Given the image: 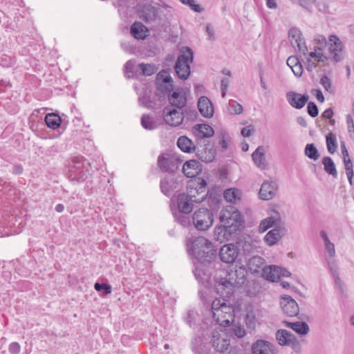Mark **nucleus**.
<instances>
[{"instance_id": "1", "label": "nucleus", "mask_w": 354, "mask_h": 354, "mask_svg": "<svg viewBox=\"0 0 354 354\" xmlns=\"http://www.w3.org/2000/svg\"><path fill=\"white\" fill-rule=\"evenodd\" d=\"M236 271H226L216 280L215 288L222 299H216L212 303V313L214 320L220 326H227L234 318L233 306L225 299L231 297L237 282Z\"/></svg>"}, {"instance_id": "2", "label": "nucleus", "mask_w": 354, "mask_h": 354, "mask_svg": "<svg viewBox=\"0 0 354 354\" xmlns=\"http://www.w3.org/2000/svg\"><path fill=\"white\" fill-rule=\"evenodd\" d=\"M187 250L192 257L201 262H210L216 255L212 243L203 236L189 239Z\"/></svg>"}, {"instance_id": "3", "label": "nucleus", "mask_w": 354, "mask_h": 354, "mask_svg": "<svg viewBox=\"0 0 354 354\" xmlns=\"http://www.w3.org/2000/svg\"><path fill=\"white\" fill-rule=\"evenodd\" d=\"M181 53L176 62L175 71L180 79L185 80L189 76V64L193 62L194 55L192 49L189 47H183Z\"/></svg>"}, {"instance_id": "4", "label": "nucleus", "mask_w": 354, "mask_h": 354, "mask_svg": "<svg viewBox=\"0 0 354 354\" xmlns=\"http://www.w3.org/2000/svg\"><path fill=\"white\" fill-rule=\"evenodd\" d=\"M88 174V163L82 158H75L69 164L68 178L71 181L83 182Z\"/></svg>"}, {"instance_id": "5", "label": "nucleus", "mask_w": 354, "mask_h": 354, "mask_svg": "<svg viewBox=\"0 0 354 354\" xmlns=\"http://www.w3.org/2000/svg\"><path fill=\"white\" fill-rule=\"evenodd\" d=\"M220 221L233 230L236 231L237 229L243 223V218L241 212L234 206H227L221 212Z\"/></svg>"}, {"instance_id": "6", "label": "nucleus", "mask_w": 354, "mask_h": 354, "mask_svg": "<svg viewBox=\"0 0 354 354\" xmlns=\"http://www.w3.org/2000/svg\"><path fill=\"white\" fill-rule=\"evenodd\" d=\"M206 185L207 183L204 179L198 178L192 180L189 182L186 195L189 196L196 203H201L207 196Z\"/></svg>"}, {"instance_id": "7", "label": "nucleus", "mask_w": 354, "mask_h": 354, "mask_svg": "<svg viewBox=\"0 0 354 354\" xmlns=\"http://www.w3.org/2000/svg\"><path fill=\"white\" fill-rule=\"evenodd\" d=\"M213 221V213L207 208L198 209L192 216L193 224L198 230H207L212 225Z\"/></svg>"}, {"instance_id": "8", "label": "nucleus", "mask_w": 354, "mask_h": 354, "mask_svg": "<svg viewBox=\"0 0 354 354\" xmlns=\"http://www.w3.org/2000/svg\"><path fill=\"white\" fill-rule=\"evenodd\" d=\"M288 39L291 46L301 55H308V48L301 31L297 28L288 30Z\"/></svg>"}, {"instance_id": "9", "label": "nucleus", "mask_w": 354, "mask_h": 354, "mask_svg": "<svg viewBox=\"0 0 354 354\" xmlns=\"http://www.w3.org/2000/svg\"><path fill=\"white\" fill-rule=\"evenodd\" d=\"M210 338V342L216 351L224 353L228 349L230 339L224 331L215 330L212 333Z\"/></svg>"}, {"instance_id": "10", "label": "nucleus", "mask_w": 354, "mask_h": 354, "mask_svg": "<svg viewBox=\"0 0 354 354\" xmlns=\"http://www.w3.org/2000/svg\"><path fill=\"white\" fill-rule=\"evenodd\" d=\"M162 118L165 122L171 127H178L184 119L183 112L169 106L164 108Z\"/></svg>"}, {"instance_id": "11", "label": "nucleus", "mask_w": 354, "mask_h": 354, "mask_svg": "<svg viewBox=\"0 0 354 354\" xmlns=\"http://www.w3.org/2000/svg\"><path fill=\"white\" fill-rule=\"evenodd\" d=\"M328 52L335 62H339L343 59L344 45L342 41L335 35L328 37Z\"/></svg>"}, {"instance_id": "12", "label": "nucleus", "mask_w": 354, "mask_h": 354, "mask_svg": "<svg viewBox=\"0 0 354 354\" xmlns=\"http://www.w3.org/2000/svg\"><path fill=\"white\" fill-rule=\"evenodd\" d=\"M261 276L266 280L274 282L279 280L281 277H290V272L277 266H268L262 268Z\"/></svg>"}, {"instance_id": "13", "label": "nucleus", "mask_w": 354, "mask_h": 354, "mask_svg": "<svg viewBox=\"0 0 354 354\" xmlns=\"http://www.w3.org/2000/svg\"><path fill=\"white\" fill-rule=\"evenodd\" d=\"M252 354H277V346L265 339H257L251 346Z\"/></svg>"}, {"instance_id": "14", "label": "nucleus", "mask_w": 354, "mask_h": 354, "mask_svg": "<svg viewBox=\"0 0 354 354\" xmlns=\"http://www.w3.org/2000/svg\"><path fill=\"white\" fill-rule=\"evenodd\" d=\"M275 337L280 346H290L293 349H297L299 346L297 338L286 330H278L276 332Z\"/></svg>"}, {"instance_id": "15", "label": "nucleus", "mask_w": 354, "mask_h": 354, "mask_svg": "<svg viewBox=\"0 0 354 354\" xmlns=\"http://www.w3.org/2000/svg\"><path fill=\"white\" fill-rule=\"evenodd\" d=\"M238 254V248L232 243L224 245L219 252L221 260L226 263L234 262Z\"/></svg>"}, {"instance_id": "16", "label": "nucleus", "mask_w": 354, "mask_h": 354, "mask_svg": "<svg viewBox=\"0 0 354 354\" xmlns=\"http://www.w3.org/2000/svg\"><path fill=\"white\" fill-rule=\"evenodd\" d=\"M303 56L306 60V69L309 72L313 71L317 66V64L325 62L328 59L323 53H319L315 51L308 52V55Z\"/></svg>"}, {"instance_id": "17", "label": "nucleus", "mask_w": 354, "mask_h": 354, "mask_svg": "<svg viewBox=\"0 0 354 354\" xmlns=\"http://www.w3.org/2000/svg\"><path fill=\"white\" fill-rule=\"evenodd\" d=\"M158 163L164 171H173L177 168V159L170 153H163L158 157Z\"/></svg>"}, {"instance_id": "18", "label": "nucleus", "mask_w": 354, "mask_h": 354, "mask_svg": "<svg viewBox=\"0 0 354 354\" xmlns=\"http://www.w3.org/2000/svg\"><path fill=\"white\" fill-rule=\"evenodd\" d=\"M283 313L289 317H295L299 314V308L297 303L290 297H283L280 302Z\"/></svg>"}, {"instance_id": "19", "label": "nucleus", "mask_w": 354, "mask_h": 354, "mask_svg": "<svg viewBox=\"0 0 354 354\" xmlns=\"http://www.w3.org/2000/svg\"><path fill=\"white\" fill-rule=\"evenodd\" d=\"M309 98L308 95H301L299 93L289 91L286 93V99L288 103L297 109L303 108Z\"/></svg>"}, {"instance_id": "20", "label": "nucleus", "mask_w": 354, "mask_h": 354, "mask_svg": "<svg viewBox=\"0 0 354 354\" xmlns=\"http://www.w3.org/2000/svg\"><path fill=\"white\" fill-rule=\"evenodd\" d=\"M277 186L276 183L265 181L259 190V197L262 200H270L276 195Z\"/></svg>"}, {"instance_id": "21", "label": "nucleus", "mask_w": 354, "mask_h": 354, "mask_svg": "<svg viewBox=\"0 0 354 354\" xmlns=\"http://www.w3.org/2000/svg\"><path fill=\"white\" fill-rule=\"evenodd\" d=\"M281 221V216L279 213L274 210H272L270 216L263 219L259 225V232L263 233L270 227L277 225Z\"/></svg>"}, {"instance_id": "22", "label": "nucleus", "mask_w": 354, "mask_h": 354, "mask_svg": "<svg viewBox=\"0 0 354 354\" xmlns=\"http://www.w3.org/2000/svg\"><path fill=\"white\" fill-rule=\"evenodd\" d=\"M194 203H196L195 201L185 193L180 194L178 196L177 206L181 213L189 214L194 208Z\"/></svg>"}, {"instance_id": "23", "label": "nucleus", "mask_w": 354, "mask_h": 354, "mask_svg": "<svg viewBox=\"0 0 354 354\" xmlns=\"http://www.w3.org/2000/svg\"><path fill=\"white\" fill-rule=\"evenodd\" d=\"M202 170L201 163L196 160L187 161L183 167V173L188 178H194L198 176Z\"/></svg>"}, {"instance_id": "24", "label": "nucleus", "mask_w": 354, "mask_h": 354, "mask_svg": "<svg viewBox=\"0 0 354 354\" xmlns=\"http://www.w3.org/2000/svg\"><path fill=\"white\" fill-rule=\"evenodd\" d=\"M198 109L201 114L207 118L214 115V107L212 102L205 96H202L198 101Z\"/></svg>"}, {"instance_id": "25", "label": "nucleus", "mask_w": 354, "mask_h": 354, "mask_svg": "<svg viewBox=\"0 0 354 354\" xmlns=\"http://www.w3.org/2000/svg\"><path fill=\"white\" fill-rule=\"evenodd\" d=\"M235 231L228 226L223 224L222 225L216 226L214 232V239L220 243L227 241L230 239L232 233Z\"/></svg>"}, {"instance_id": "26", "label": "nucleus", "mask_w": 354, "mask_h": 354, "mask_svg": "<svg viewBox=\"0 0 354 354\" xmlns=\"http://www.w3.org/2000/svg\"><path fill=\"white\" fill-rule=\"evenodd\" d=\"M169 102L171 107H176L179 110L185 106L187 104V98L185 93L182 92L174 91L169 97Z\"/></svg>"}, {"instance_id": "27", "label": "nucleus", "mask_w": 354, "mask_h": 354, "mask_svg": "<svg viewBox=\"0 0 354 354\" xmlns=\"http://www.w3.org/2000/svg\"><path fill=\"white\" fill-rule=\"evenodd\" d=\"M131 35L137 39H145L147 37L148 28L141 22H135L131 26Z\"/></svg>"}, {"instance_id": "28", "label": "nucleus", "mask_w": 354, "mask_h": 354, "mask_svg": "<svg viewBox=\"0 0 354 354\" xmlns=\"http://www.w3.org/2000/svg\"><path fill=\"white\" fill-rule=\"evenodd\" d=\"M282 324L284 326L290 328L301 335H306L309 332L308 325L304 322H290L283 321Z\"/></svg>"}, {"instance_id": "29", "label": "nucleus", "mask_w": 354, "mask_h": 354, "mask_svg": "<svg viewBox=\"0 0 354 354\" xmlns=\"http://www.w3.org/2000/svg\"><path fill=\"white\" fill-rule=\"evenodd\" d=\"M252 157L254 164L259 168L261 169L266 168L267 165L265 159V149L263 146L258 147L253 152Z\"/></svg>"}, {"instance_id": "30", "label": "nucleus", "mask_w": 354, "mask_h": 354, "mask_svg": "<svg viewBox=\"0 0 354 354\" xmlns=\"http://www.w3.org/2000/svg\"><path fill=\"white\" fill-rule=\"evenodd\" d=\"M160 188L162 192L169 196L177 188V182L174 177L171 176H167L161 180Z\"/></svg>"}, {"instance_id": "31", "label": "nucleus", "mask_w": 354, "mask_h": 354, "mask_svg": "<svg viewBox=\"0 0 354 354\" xmlns=\"http://www.w3.org/2000/svg\"><path fill=\"white\" fill-rule=\"evenodd\" d=\"M195 135L200 138H210L214 136L213 128L207 124H198L194 127Z\"/></svg>"}, {"instance_id": "32", "label": "nucleus", "mask_w": 354, "mask_h": 354, "mask_svg": "<svg viewBox=\"0 0 354 354\" xmlns=\"http://www.w3.org/2000/svg\"><path fill=\"white\" fill-rule=\"evenodd\" d=\"M141 124L147 130H153L159 127V120L150 115L144 114L141 118Z\"/></svg>"}, {"instance_id": "33", "label": "nucleus", "mask_w": 354, "mask_h": 354, "mask_svg": "<svg viewBox=\"0 0 354 354\" xmlns=\"http://www.w3.org/2000/svg\"><path fill=\"white\" fill-rule=\"evenodd\" d=\"M264 263L265 261L263 258L259 256L252 257L248 261V269L253 273H257L260 270H262Z\"/></svg>"}, {"instance_id": "34", "label": "nucleus", "mask_w": 354, "mask_h": 354, "mask_svg": "<svg viewBox=\"0 0 354 354\" xmlns=\"http://www.w3.org/2000/svg\"><path fill=\"white\" fill-rule=\"evenodd\" d=\"M125 72L128 77L133 78L135 76L140 75L141 67L140 64H137L136 60H129L125 64Z\"/></svg>"}, {"instance_id": "35", "label": "nucleus", "mask_w": 354, "mask_h": 354, "mask_svg": "<svg viewBox=\"0 0 354 354\" xmlns=\"http://www.w3.org/2000/svg\"><path fill=\"white\" fill-rule=\"evenodd\" d=\"M223 196L227 202L236 203L241 200V192L238 189L230 188L225 190Z\"/></svg>"}, {"instance_id": "36", "label": "nucleus", "mask_w": 354, "mask_h": 354, "mask_svg": "<svg viewBox=\"0 0 354 354\" xmlns=\"http://www.w3.org/2000/svg\"><path fill=\"white\" fill-rule=\"evenodd\" d=\"M178 147L184 152L190 153L195 149L192 141L186 136H180L177 141Z\"/></svg>"}, {"instance_id": "37", "label": "nucleus", "mask_w": 354, "mask_h": 354, "mask_svg": "<svg viewBox=\"0 0 354 354\" xmlns=\"http://www.w3.org/2000/svg\"><path fill=\"white\" fill-rule=\"evenodd\" d=\"M281 239L280 230L274 228L270 230L264 236L265 242L270 246L276 244Z\"/></svg>"}, {"instance_id": "38", "label": "nucleus", "mask_w": 354, "mask_h": 354, "mask_svg": "<svg viewBox=\"0 0 354 354\" xmlns=\"http://www.w3.org/2000/svg\"><path fill=\"white\" fill-rule=\"evenodd\" d=\"M320 237L322 239L324 242V245L326 251L327 252L328 256L330 257H333L335 255V245L333 243L330 242L327 233L322 230L319 233Z\"/></svg>"}, {"instance_id": "39", "label": "nucleus", "mask_w": 354, "mask_h": 354, "mask_svg": "<svg viewBox=\"0 0 354 354\" xmlns=\"http://www.w3.org/2000/svg\"><path fill=\"white\" fill-rule=\"evenodd\" d=\"M45 122L49 128L56 129L60 127L62 119L57 114L48 113L45 117Z\"/></svg>"}, {"instance_id": "40", "label": "nucleus", "mask_w": 354, "mask_h": 354, "mask_svg": "<svg viewBox=\"0 0 354 354\" xmlns=\"http://www.w3.org/2000/svg\"><path fill=\"white\" fill-rule=\"evenodd\" d=\"M322 163L324 167V170L328 174L332 175L335 178H337V172L332 158L328 156L324 157L322 159Z\"/></svg>"}, {"instance_id": "41", "label": "nucleus", "mask_w": 354, "mask_h": 354, "mask_svg": "<svg viewBox=\"0 0 354 354\" xmlns=\"http://www.w3.org/2000/svg\"><path fill=\"white\" fill-rule=\"evenodd\" d=\"M140 67L141 75L150 76L157 71V68L154 64L141 63L140 64Z\"/></svg>"}, {"instance_id": "42", "label": "nucleus", "mask_w": 354, "mask_h": 354, "mask_svg": "<svg viewBox=\"0 0 354 354\" xmlns=\"http://www.w3.org/2000/svg\"><path fill=\"white\" fill-rule=\"evenodd\" d=\"M245 324L248 328L254 329L257 323L256 314L253 310L247 311L245 315Z\"/></svg>"}, {"instance_id": "43", "label": "nucleus", "mask_w": 354, "mask_h": 354, "mask_svg": "<svg viewBox=\"0 0 354 354\" xmlns=\"http://www.w3.org/2000/svg\"><path fill=\"white\" fill-rule=\"evenodd\" d=\"M305 155L309 158L314 160H317L319 157L318 151L313 144L306 145L305 147Z\"/></svg>"}, {"instance_id": "44", "label": "nucleus", "mask_w": 354, "mask_h": 354, "mask_svg": "<svg viewBox=\"0 0 354 354\" xmlns=\"http://www.w3.org/2000/svg\"><path fill=\"white\" fill-rule=\"evenodd\" d=\"M174 217L176 221L183 227H187L191 223L189 214L181 213V212L179 211L175 214Z\"/></svg>"}, {"instance_id": "45", "label": "nucleus", "mask_w": 354, "mask_h": 354, "mask_svg": "<svg viewBox=\"0 0 354 354\" xmlns=\"http://www.w3.org/2000/svg\"><path fill=\"white\" fill-rule=\"evenodd\" d=\"M326 145L329 153H333L336 151L337 140L336 136L333 133H330L326 136Z\"/></svg>"}, {"instance_id": "46", "label": "nucleus", "mask_w": 354, "mask_h": 354, "mask_svg": "<svg viewBox=\"0 0 354 354\" xmlns=\"http://www.w3.org/2000/svg\"><path fill=\"white\" fill-rule=\"evenodd\" d=\"M344 169L346 171V174L347 176L348 180L351 185H353V163L350 158L346 159L344 162Z\"/></svg>"}, {"instance_id": "47", "label": "nucleus", "mask_w": 354, "mask_h": 354, "mask_svg": "<svg viewBox=\"0 0 354 354\" xmlns=\"http://www.w3.org/2000/svg\"><path fill=\"white\" fill-rule=\"evenodd\" d=\"M158 81H162L164 83H166V84H169V86L171 87L172 86V80H171V77L170 76V75L169 74V73L166 71H161L158 74Z\"/></svg>"}, {"instance_id": "48", "label": "nucleus", "mask_w": 354, "mask_h": 354, "mask_svg": "<svg viewBox=\"0 0 354 354\" xmlns=\"http://www.w3.org/2000/svg\"><path fill=\"white\" fill-rule=\"evenodd\" d=\"M183 4L189 6L192 10L196 12H201L202 8L200 5L196 4L194 0H179Z\"/></svg>"}, {"instance_id": "49", "label": "nucleus", "mask_w": 354, "mask_h": 354, "mask_svg": "<svg viewBox=\"0 0 354 354\" xmlns=\"http://www.w3.org/2000/svg\"><path fill=\"white\" fill-rule=\"evenodd\" d=\"M94 288L97 291H104V295H109L111 293L112 288L111 286L106 283H95L94 285Z\"/></svg>"}, {"instance_id": "50", "label": "nucleus", "mask_w": 354, "mask_h": 354, "mask_svg": "<svg viewBox=\"0 0 354 354\" xmlns=\"http://www.w3.org/2000/svg\"><path fill=\"white\" fill-rule=\"evenodd\" d=\"M243 106L237 102H234L229 108V111L231 114H241L243 112Z\"/></svg>"}, {"instance_id": "51", "label": "nucleus", "mask_w": 354, "mask_h": 354, "mask_svg": "<svg viewBox=\"0 0 354 354\" xmlns=\"http://www.w3.org/2000/svg\"><path fill=\"white\" fill-rule=\"evenodd\" d=\"M317 7L318 10L323 13H329V1L328 0H322L319 1Z\"/></svg>"}, {"instance_id": "52", "label": "nucleus", "mask_w": 354, "mask_h": 354, "mask_svg": "<svg viewBox=\"0 0 354 354\" xmlns=\"http://www.w3.org/2000/svg\"><path fill=\"white\" fill-rule=\"evenodd\" d=\"M320 84L324 88L326 91L329 93L332 92L331 81L327 76L324 75L321 78Z\"/></svg>"}, {"instance_id": "53", "label": "nucleus", "mask_w": 354, "mask_h": 354, "mask_svg": "<svg viewBox=\"0 0 354 354\" xmlns=\"http://www.w3.org/2000/svg\"><path fill=\"white\" fill-rule=\"evenodd\" d=\"M232 330L234 335L238 338H242L245 335V328L241 325H234Z\"/></svg>"}, {"instance_id": "54", "label": "nucleus", "mask_w": 354, "mask_h": 354, "mask_svg": "<svg viewBox=\"0 0 354 354\" xmlns=\"http://www.w3.org/2000/svg\"><path fill=\"white\" fill-rule=\"evenodd\" d=\"M307 109H308V113L311 117L315 118L318 115V109H317V105L314 102H310L308 104Z\"/></svg>"}, {"instance_id": "55", "label": "nucleus", "mask_w": 354, "mask_h": 354, "mask_svg": "<svg viewBox=\"0 0 354 354\" xmlns=\"http://www.w3.org/2000/svg\"><path fill=\"white\" fill-rule=\"evenodd\" d=\"M346 123L350 136L354 138V122L352 115L346 116Z\"/></svg>"}, {"instance_id": "56", "label": "nucleus", "mask_w": 354, "mask_h": 354, "mask_svg": "<svg viewBox=\"0 0 354 354\" xmlns=\"http://www.w3.org/2000/svg\"><path fill=\"white\" fill-rule=\"evenodd\" d=\"M314 41L316 44L322 45V46H326L328 43L327 42L326 37L319 34L315 35Z\"/></svg>"}, {"instance_id": "57", "label": "nucleus", "mask_w": 354, "mask_h": 354, "mask_svg": "<svg viewBox=\"0 0 354 354\" xmlns=\"http://www.w3.org/2000/svg\"><path fill=\"white\" fill-rule=\"evenodd\" d=\"M8 350L11 354H18L21 351V346L18 342H12L9 345Z\"/></svg>"}, {"instance_id": "58", "label": "nucleus", "mask_w": 354, "mask_h": 354, "mask_svg": "<svg viewBox=\"0 0 354 354\" xmlns=\"http://www.w3.org/2000/svg\"><path fill=\"white\" fill-rule=\"evenodd\" d=\"M230 84L229 78H223L221 82V88L222 93V97H224L225 96L228 86Z\"/></svg>"}, {"instance_id": "59", "label": "nucleus", "mask_w": 354, "mask_h": 354, "mask_svg": "<svg viewBox=\"0 0 354 354\" xmlns=\"http://www.w3.org/2000/svg\"><path fill=\"white\" fill-rule=\"evenodd\" d=\"M291 69L295 76L300 77L302 75V66L299 62L291 68Z\"/></svg>"}, {"instance_id": "60", "label": "nucleus", "mask_w": 354, "mask_h": 354, "mask_svg": "<svg viewBox=\"0 0 354 354\" xmlns=\"http://www.w3.org/2000/svg\"><path fill=\"white\" fill-rule=\"evenodd\" d=\"M299 62L298 59L295 56H290L287 59L286 64L291 68Z\"/></svg>"}, {"instance_id": "61", "label": "nucleus", "mask_w": 354, "mask_h": 354, "mask_svg": "<svg viewBox=\"0 0 354 354\" xmlns=\"http://www.w3.org/2000/svg\"><path fill=\"white\" fill-rule=\"evenodd\" d=\"M312 93L315 95V97L319 102H323L324 101V97L320 90L313 89Z\"/></svg>"}, {"instance_id": "62", "label": "nucleus", "mask_w": 354, "mask_h": 354, "mask_svg": "<svg viewBox=\"0 0 354 354\" xmlns=\"http://www.w3.org/2000/svg\"><path fill=\"white\" fill-rule=\"evenodd\" d=\"M147 10L151 13L152 14V16H149V17H145V20L146 21H150V20H152L153 19V18H155V16H156V9L155 7H153V6H149L147 8Z\"/></svg>"}, {"instance_id": "63", "label": "nucleus", "mask_w": 354, "mask_h": 354, "mask_svg": "<svg viewBox=\"0 0 354 354\" xmlns=\"http://www.w3.org/2000/svg\"><path fill=\"white\" fill-rule=\"evenodd\" d=\"M209 154L204 158L205 162H212L215 157V150L213 149H210L208 151Z\"/></svg>"}, {"instance_id": "64", "label": "nucleus", "mask_w": 354, "mask_h": 354, "mask_svg": "<svg viewBox=\"0 0 354 354\" xmlns=\"http://www.w3.org/2000/svg\"><path fill=\"white\" fill-rule=\"evenodd\" d=\"M333 115V111L331 109H328L325 110L323 113L322 116L327 119H330Z\"/></svg>"}]
</instances>
